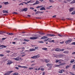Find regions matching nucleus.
<instances>
[{
  "label": "nucleus",
  "instance_id": "f257e3e1",
  "mask_svg": "<svg viewBox=\"0 0 75 75\" xmlns=\"http://www.w3.org/2000/svg\"><path fill=\"white\" fill-rule=\"evenodd\" d=\"M46 65L47 67H50L49 68V70H51V68H52V66H53V64H51L48 63Z\"/></svg>",
  "mask_w": 75,
  "mask_h": 75
},
{
  "label": "nucleus",
  "instance_id": "f03ea898",
  "mask_svg": "<svg viewBox=\"0 0 75 75\" xmlns=\"http://www.w3.org/2000/svg\"><path fill=\"white\" fill-rule=\"evenodd\" d=\"M40 57V54H38L36 56H34L32 57H31V58L33 59H36V58H39Z\"/></svg>",
  "mask_w": 75,
  "mask_h": 75
},
{
  "label": "nucleus",
  "instance_id": "7ed1b4c3",
  "mask_svg": "<svg viewBox=\"0 0 75 75\" xmlns=\"http://www.w3.org/2000/svg\"><path fill=\"white\" fill-rule=\"evenodd\" d=\"M13 59H15L16 61H20L21 59V58L17 57L15 58H14Z\"/></svg>",
  "mask_w": 75,
  "mask_h": 75
},
{
  "label": "nucleus",
  "instance_id": "20e7f679",
  "mask_svg": "<svg viewBox=\"0 0 75 75\" xmlns=\"http://www.w3.org/2000/svg\"><path fill=\"white\" fill-rule=\"evenodd\" d=\"M13 72V71H8V72L6 73L4 75H8V74H11V73H12Z\"/></svg>",
  "mask_w": 75,
  "mask_h": 75
},
{
  "label": "nucleus",
  "instance_id": "39448f33",
  "mask_svg": "<svg viewBox=\"0 0 75 75\" xmlns=\"http://www.w3.org/2000/svg\"><path fill=\"white\" fill-rule=\"evenodd\" d=\"M72 41V39H70L69 40H67L65 42V43L66 44H69V43H70L71 42V41Z\"/></svg>",
  "mask_w": 75,
  "mask_h": 75
},
{
  "label": "nucleus",
  "instance_id": "423d86ee",
  "mask_svg": "<svg viewBox=\"0 0 75 75\" xmlns=\"http://www.w3.org/2000/svg\"><path fill=\"white\" fill-rule=\"evenodd\" d=\"M30 40H36V39H37L38 38L37 37H32L30 38Z\"/></svg>",
  "mask_w": 75,
  "mask_h": 75
},
{
  "label": "nucleus",
  "instance_id": "0eeeda50",
  "mask_svg": "<svg viewBox=\"0 0 75 75\" xmlns=\"http://www.w3.org/2000/svg\"><path fill=\"white\" fill-rule=\"evenodd\" d=\"M18 67L19 68H28V67L26 66H21V65H18Z\"/></svg>",
  "mask_w": 75,
  "mask_h": 75
},
{
  "label": "nucleus",
  "instance_id": "6e6552de",
  "mask_svg": "<svg viewBox=\"0 0 75 75\" xmlns=\"http://www.w3.org/2000/svg\"><path fill=\"white\" fill-rule=\"evenodd\" d=\"M65 71L64 70V69H62L60 71H58V73H59L60 74H62L63 73V72H65Z\"/></svg>",
  "mask_w": 75,
  "mask_h": 75
},
{
  "label": "nucleus",
  "instance_id": "1a4fd4ad",
  "mask_svg": "<svg viewBox=\"0 0 75 75\" xmlns=\"http://www.w3.org/2000/svg\"><path fill=\"white\" fill-rule=\"evenodd\" d=\"M47 35L49 37H55V36L54 34H47Z\"/></svg>",
  "mask_w": 75,
  "mask_h": 75
},
{
  "label": "nucleus",
  "instance_id": "9d476101",
  "mask_svg": "<svg viewBox=\"0 0 75 75\" xmlns=\"http://www.w3.org/2000/svg\"><path fill=\"white\" fill-rule=\"evenodd\" d=\"M13 63V62L11 61H8V62L7 63V65H10V64H11Z\"/></svg>",
  "mask_w": 75,
  "mask_h": 75
},
{
  "label": "nucleus",
  "instance_id": "9b49d317",
  "mask_svg": "<svg viewBox=\"0 0 75 75\" xmlns=\"http://www.w3.org/2000/svg\"><path fill=\"white\" fill-rule=\"evenodd\" d=\"M74 9V7H72L70 8L69 9V11L70 12H71L72 11H73Z\"/></svg>",
  "mask_w": 75,
  "mask_h": 75
},
{
  "label": "nucleus",
  "instance_id": "f8f14e48",
  "mask_svg": "<svg viewBox=\"0 0 75 75\" xmlns=\"http://www.w3.org/2000/svg\"><path fill=\"white\" fill-rule=\"evenodd\" d=\"M39 4V1L38 0H37L36 1V3H34L33 4V5H35V4Z\"/></svg>",
  "mask_w": 75,
  "mask_h": 75
},
{
  "label": "nucleus",
  "instance_id": "ddd939ff",
  "mask_svg": "<svg viewBox=\"0 0 75 75\" xmlns=\"http://www.w3.org/2000/svg\"><path fill=\"white\" fill-rule=\"evenodd\" d=\"M55 51H58V52H59V51H61V50L59 48H57L55 49Z\"/></svg>",
  "mask_w": 75,
  "mask_h": 75
},
{
  "label": "nucleus",
  "instance_id": "4468645a",
  "mask_svg": "<svg viewBox=\"0 0 75 75\" xmlns=\"http://www.w3.org/2000/svg\"><path fill=\"white\" fill-rule=\"evenodd\" d=\"M27 8H25L22 10H21V11H27Z\"/></svg>",
  "mask_w": 75,
  "mask_h": 75
},
{
  "label": "nucleus",
  "instance_id": "2eb2a0df",
  "mask_svg": "<svg viewBox=\"0 0 75 75\" xmlns=\"http://www.w3.org/2000/svg\"><path fill=\"white\" fill-rule=\"evenodd\" d=\"M45 62L46 63H48L50 62V59H45Z\"/></svg>",
  "mask_w": 75,
  "mask_h": 75
},
{
  "label": "nucleus",
  "instance_id": "dca6fc26",
  "mask_svg": "<svg viewBox=\"0 0 75 75\" xmlns=\"http://www.w3.org/2000/svg\"><path fill=\"white\" fill-rule=\"evenodd\" d=\"M29 50L30 52H31V51H35V50L34 49H30Z\"/></svg>",
  "mask_w": 75,
  "mask_h": 75
},
{
  "label": "nucleus",
  "instance_id": "f3484780",
  "mask_svg": "<svg viewBox=\"0 0 75 75\" xmlns=\"http://www.w3.org/2000/svg\"><path fill=\"white\" fill-rule=\"evenodd\" d=\"M25 54V53L24 52L22 53V57H24L25 55H26V54Z\"/></svg>",
  "mask_w": 75,
  "mask_h": 75
},
{
  "label": "nucleus",
  "instance_id": "a211bd4d",
  "mask_svg": "<svg viewBox=\"0 0 75 75\" xmlns=\"http://www.w3.org/2000/svg\"><path fill=\"white\" fill-rule=\"evenodd\" d=\"M75 62V60L74 59H72L70 61V63H73V62Z\"/></svg>",
  "mask_w": 75,
  "mask_h": 75
},
{
  "label": "nucleus",
  "instance_id": "6ab92c4d",
  "mask_svg": "<svg viewBox=\"0 0 75 75\" xmlns=\"http://www.w3.org/2000/svg\"><path fill=\"white\" fill-rule=\"evenodd\" d=\"M74 3H75V0H74L70 2V4H74Z\"/></svg>",
  "mask_w": 75,
  "mask_h": 75
},
{
  "label": "nucleus",
  "instance_id": "aec40b11",
  "mask_svg": "<svg viewBox=\"0 0 75 75\" xmlns=\"http://www.w3.org/2000/svg\"><path fill=\"white\" fill-rule=\"evenodd\" d=\"M35 69L36 71L37 70H40V68H39L38 69L37 67H36V68H35Z\"/></svg>",
  "mask_w": 75,
  "mask_h": 75
},
{
  "label": "nucleus",
  "instance_id": "412c9836",
  "mask_svg": "<svg viewBox=\"0 0 75 75\" xmlns=\"http://www.w3.org/2000/svg\"><path fill=\"white\" fill-rule=\"evenodd\" d=\"M46 38H47V37H43L41 38V39H42V40H44V39H45Z\"/></svg>",
  "mask_w": 75,
  "mask_h": 75
},
{
  "label": "nucleus",
  "instance_id": "4be33fe9",
  "mask_svg": "<svg viewBox=\"0 0 75 75\" xmlns=\"http://www.w3.org/2000/svg\"><path fill=\"white\" fill-rule=\"evenodd\" d=\"M2 11L3 12V13H8V11H7L3 10Z\"/></svg>",
  "mask_w": 75,
  "mask_h": 75
},
{
  "label": "nucleus",
  "instance_id": "5701e85b",
  "mask_svg": "<svg viewBox=\"0 0 75 75\" xmlns=\"http://www.w3.org/2000/svg\"><path fill=\"white\" fill-rule=\"evenodd\" d=\"M30 1H29L27 2H23V3H25V4H27V3H30Z\"/></svg>",
  "mask_w": 75,
  "mask_h": 75
},
{
  "label": "nucleus",
  "instance_id": "b1692460",
  "mask_svg": "<svg viewBox=\"0 0 75 75\" xmlns=\"http://www.w3.org/2000/svg\"><path fill=\"white\" fill-rule=\"evenodd\" d=\"M63 53L64 54H68V51H66L63 52Z\"/></svg>",
  "mask_w": 75,
  "mask_h": 75
},
{
  "label": "nucleus",
  "instance_id": "393cba45",
  "mask_svg": "<svg viewBox=\"0 0 75 75\" xmlns=\"http://www.w3.org/2000/svg\"><path fill=\"white\" fill-rule=\"evenodd\" d=\"M4 3V4H5V5H7L9 4V3H8V2H5Z\"/></svg>",
  "mask_w": 75,
  "mask_h": 75
},
{
  "label": "nucleus",
  "instance_id": "a878e982",
  "mask_svg": "<svg viewBox=\"0 0 75 75\" xmlns=\"http://www.w3.org/2000/svg\"><path fill=\"white\" fill-rule=\"evenodd\" d=\"M52 7V6H50L49 7H47L46 8L47 9H51V7Z\"/></svg>",
  "mask_w": 75,
  "mask_h": 75
},
{
  "label": "nucleus",
  "instance_id": "bb28decb",
  "mask_svg": "<svg viewBox=\"0 0 75 75\" xmlns=\"http://www.w3.org/2000/svg\"><path fill=\"white\" fill-rule=\"evenodd\" d=\"M40 35H45V34L44 33H39Z\"/></svg>",
  "mask_w": 75,
  "mask_h": 75
},
{
  "label": "nucleus",
  "instance_id": "cd10ccee",
  "mask_svg": "<svg viewBox=\"0 0 75 75\" xmlns=\"http://www.w3.org/2000/svg\"><path fill=\"white\" fill-rule=\"evenodd\" d=\"M60 61H61V60H56L55 62L57 63V62H60Z\"/></svg>",
  "mask_w": 75,
  "mask_h": 75
},
{
  "label": "nucleus",
  "instance_id": "c85d7f7f",
  "mask_svg": "<svg viewBox=\"0 0 75 75\" xmlns=\"http://www.w3.org/2000/svg\"><path fill=\"white\" fill-rule=\"evenodd\" d=\"M34 69V68L33 67H30L28 69H29L30 70H31V69Z\"/></svg>",
  "mask_w": 75,
  "mask_h": 75
},
{
  "label": "nucleus",
  "instance_id": "c756f323",
  "mask_svg": "<svg viewBox=\"0 0 75 75\" xmlns=\"http://www.w3.org/2000/svg\"><path fill=\"white\" fill-rule=\"evenodd\" d=\"M24 41H27V42H28L30 41L29 40H27L25 39H24Z\"/></svg>",
  "mask_w": 75,
  "mask_h": 75
},
{
  "label": "nucleus",
  "instance_id": "7c9ffc66",
  "mask_svg": "<svg viewBox=\"0 0 75 75\" xmlns=\"http://www.w3.org/2000/svg\"><path fill=\"white\" fill-rule=\"evenodd\" d=\"M70 66L67 65L66 67V69H68V68H69V67Z\"/></svg>",
  "mask_w": 75,
  "mask_h": 75
},
{
  "label": "nucleus",
  "instance_id": "2f4dec72",
  "mask_svg": "<svg viewBox=\"0 0 75 75\" xmlns=\"http://www.w3.org/2000/svg\"><path fill=\"white\" fill-rule=\"evenodd\" d=\"M18 73H15L13 74V75H18Z\"/></svg>",
  "mask_w": 75,
  "mask_h": 75
},
{
  "label": "nucleus",
  "instance_id": "473e14b6",
  "mask_svg": "<svg viewBox=\"0 0 75 75\" xmlns=\"http://www.w3.org/2000/svg\"><path fill=\"white\" fill-rule=\"evenodd\" d=\"M62 65L60 64H58L57 65H56V67H58L59 66H61Z\"/></svg>",
  "mask_w": 75,
  "mask_h": 75
},
{
  "label": "nucleus",
  "instance_id": "72a5a7b5",
  "mask_svg": "<svg viewBox=\"0 0 75 75\" xmlns=\"http://www.w3.org/2000/svg\"><path fill=\"white\" fill-rule=\"evenodd\" d=\"M69 73H70V74H71V75H75V74H74V73H72L71 71H70Z\"/></svg>",
  "mask_w": 75,
  "mask_h": 75
},
{
  "label": "nucleus",
  "instance_id": "f704fd0d",
  "mask_svg": "<svg viewBox=\"0 0 75 75\" xmlns=\"http://www.w3.org/2000/svg\"><path fill=\"white\" fill-rule=\"evenodd\" d=\"M42 50H47V48H42Z\"/></svg>",
  "mask_w": 75,
  "mask_h": 75
},
{
  "label": "nucleus",
  "instance_id": "c9c22d12",
  "mask_svg": "<svg viewBox=\"0 0 75 75\" xmlns=\"http://www.w3.org/2000/svg\"><path fill=\"white\" fill-rule=\"evenodd\" d=\"M75 14V11L71 13V14H72V15H73V14Z\"/></svg>",
  "mask_w": 75,
  "mask_h": 75
},
{
  "label": "nucleus",
  "instance_id": "e433bc0d",
  "mask_svg": "<svg viewBox=\"0 0 75 75\" xmlns=\"http://www.w3.org/2000/svg\"><path fill=\"white\" fill-rule=\"evenodd\" d=\"M44 7H42L40 9V10H44Z\"/></svg>",
  "mask_w": 75,
  "mask_h": 75
},
{
  "label": "nucleus",
  "instance_id": "4c0bfd02",
  "mask_svg": "<svg viewBox=\"0 0 75 75\" xmlns=\"http://www.w3.org/2000/svg\"><path fill=\"white\" fill-rule=\"evenodd\" d=\"M50 3H54V1H53L52 0H50Z\"/></svg>",
  "mask_w": 75,
  "mask_h": 75
},
{
  "label": "nucleus",
  "instance_id": "58836bf2",
  "mask_svg": "<svg viewBox=\"0 0 75 75\" xmlns=\"http://www.w3.org/2000/svg\"><path fill=\"white\" fill-rule=\"evenodd\" d=\"M12 14H18V13L17 12H13Z\"/></svg>",
  "mask_w": 75,
  "mask_h": 75
},
{
  "label": "nucleus",
  "instance_id": "ea45409f",
  "mask_svg": "<svg viewBox=\"0 0 75 75\" xmlns=\"http://www.w3.org/2000/svg\"><path fill=\"white\" fill-rule=\"evenodd\" d=\"M4 54H0V57H4Z\"/></svg>",
  "mask_w": 75,
  "mask_h": 75
},
{
  "label": "nucleus",
  "instance_id": "a19ab883",
  "mask_svg": "<svg viewBox=\"0 0 75 75\" xmlns=\"http://www.w3.org/2000/svg\"><path fill=\"white\" fill-rule=\"evenodd\" d=\"M38 13H40V11H37L35 12V14H38Z\"/></svg>",
  "mask_w": 75,
  "mask_h": 75
},
{
  "label": "nucleus",
  "instance_id": "79ce46f5",
  "mask_svg": "<svg viewBox=\"0 0 75 75\" xmlns=\"http://www.w3.org/2000/svg\"><path fill=\"white\" fill-rule=\"evenodd\" d=\"M58 36H59V37H62V36L60 34H58Z\"/></svg>",
  "mask_w": 75,
  "mask_h": 75
},
{
  "label": "nucleus",
  "instance_id": "37998d69",
  "mask_svg": "<svg viewBox=\"0 0 75 75\" xmlns=\"http://www.w3.org/2000/svg\"><path fill=\"white\" fill-rule=\"evenodd\" d=\"M6 52H7V53H10V51H7V50H6Z\"/></svg>",
  "mask_w": 75,
  "mask_h": 75
},
{
  "label": "nucleus",
  "instance_id": "c03bdc74",
  "mask_svg": "<svg viewBox=\"0 0 75 75\" xmlns=\"http://www.w3.org/2000/svg\"><path fill=\"white\" fill-rule=\"evenodd\" d=\"M15 69H17L18 70V69H19V68L17 67H15Z\"/></svg>",
  "mask_w": 75,
  "mask_h": 75
},
{
  "label": "nucleus",
  "instance_id": "a18cd8bd",
  "mask_svg": "<svg viewBox=\"0 0 75 75\" xmlns=\"http://www.w3.org/2000/svg\"><path fill=\"white\" fill-rule=\"evenodd\" d=\"M3 33H4V32H0V34H3Z\"/></svg>",
  "mask_w": 75,
  "mask_h": 75
},
{
  "label": "nucleus",
  "instance_id": "49530a36",
  "mask_svg": "<svg viewBox=\"0 0 75 75\" xmlns=\"http://www.w3.org/2000/svg\"><path fill=\"white\" fill-rule=\"evenodd\" d=\"M30 9H31V10H34V8L31 7L30 8Z\"/></svg>",
  "mask_w": 75,
  "mask_h": 75
},
{
  "label": "nucleus",
  "instance_id": "de8ad7c7",
  "mask_svg": "<svg viewBox=\"0 0 75 75\" xmlns=\"http://www.w3.org/2000/svg\"><path fill=\"white\" fill-rule=\"evenodd\" d=\"M38 42H40V43H43L44 42L43 41H40Z\"/></svg>",
  "mask_w": 75,
  "mask_h": 75
},
{
  "label": "nucleus",
  "instance_id": "09e8293b",
  "mask_svg": "<svg viewBox=\"0 0 75 75\" xmlns=\"http://www.w3.org/2000/svg\"><path fill=\"white\" fill-rule=\"evenodd\" d=\"M65 64H66L65 63H64L60 64V65H62L61 66H62V65H65Z\"/></svg>",
  "mask_w": 75,
  "mask_h": 75
},
{
  "label": "nucleus",
  "instance_id": "8fccbe9b",
  "mask_svg": "<svg viewBox=\"0 0 75 75\" xmlns=\"http://www.w3.org/2000/svg\"><path fill=\"white\" fill-rule=\"evenodd\" d=\"M72 67H73V68H72L73 69V68L75 69V64L74 65H73V66Z\"/></svg>",
  "mask_w": 75,
  "mask_h": 75
},
{
  "label": "nucleus",
  "instance_id": "3c124183",
  "mask_svg": "<svg viewBox=\"0 0 75 75\" xmlns=\"http://www.w3.org/2000/svg\"><path fill=\"white\" fill-rule=\"evenodd\" d=\"M73 45H75V42H73L71 43Z\"/></svg>",
  "mask_w": 75,
  "mask_h": 75
},
{
  "label": "nucleus",
  "instance_id": "603ef678",
  "mask_svg": "<svg viewBox=\"0 0 75 75\" xmlns=\"http://www.w3.org/2000/svg\"><path fill=\"white\" fill-rule=\"evenodd\" d=\"M61 20H62L63 21H65V20L64 19H62V18H61Z\"/></svg>",
  "mask_w": 75,
  "mask_h": 75
},
{
  "label": "nucleus",
  "instance_id": "864d4df0",
  "mask_svg": "<svg viewBox=\"0 0 75 75\" xmlns=\"http://www.w3.org/2000/svg\"><path fill=\"white\" fill-rule=\"evenodd\" d=\"M40 69H41V71H44V68H41Z\"/></svg>",
  "mask_w": 75,
  "mask_h": 75
},
{
  "label": "nucleus",
  "instance_id": "5fc2aeb1",
  "mask_svg": "<svg viewBox=\"0 0 75 75\" xmlns=\"http://www.w3.org/2000/svg\"><path fill=\"white\" fill-rule=\"evenodd\" d=\"M56 15H54L52 16L53 18H55V17H56Z\"/></svg>",
  "mask_w": 75,
  "mask_h": 75
},
{
  "label": "nucleus",
  "instance_id": "6e6d98bb",
  "mask_svg": "<svg viewBox=\"0 0 75 75\" xmlns=\"http://www.w3.org/2000/svg\"><path fill=\"white\" fill-rule=\"evenodd\" d=\"M35 49H38V47H35Z\"/></svg>",
  "mask_w": 75,
  "mask_h": 75
},
{
  "label": "nucleus",
  "instance_id": "4d7b16f0",
  "mask_svg": "<svg viewBox=\"0 0 75 75\" xmlns=\"http://www.w3.org/2000/svg\"><path fill=\"white\" fill-rule=\"evenodd\" d=\"M6 38H2V40H6Z\"/></svg>",
  "mask_w": 75,
  "mask_h": 75
},
{
  "label": "nucleus",
  "instance_id": "13d9d810",
  "mask_svg": "<svg viewBox=\"0 0 75 75\" xmlns=\"http://www.w3.org/2000/svg\"><path fill=\"white\" fill-rule=\"evenodd\" d=\"M4 46V45H0V47H3V46Z\"/></svg>",
  "mask_w": 75,
  "mask_h": 75
},
{
  "label": "nucleus",
  "instance_id": "bf43d9fd",
  "mask_svg": "<svg viewBox=\"0 0 75 75\" xmlns=\"http://www.w3.org/2000/svg\"><path fill=\"white\" fill-rule=\"evenodd\" d=\"M42 74H43V75H45V72H43Z\"/></svg>",
  "mask_w": 75,
  "mask_h": 75
},
{
  "label": "nucleus",
  "instance_id": "052dcab7",
  "mask_svg": "<svg viewBox=\"0 0 75 75\" xmlns=\"http://www.w3.org/2000/svg\"><path fill=\"white\" fill-rule=\"evenodd\" d=\"M6 47H7V46H4H4H3V48H6Z\"/></svg>",
  "mask_w": 75,
  "mask_h": 75
},
{
  "label": "nucleus",
  "instance_id": "680f3d73",
  "mask_svg": "<svg viewBox=\"0 0 75 75\" xmlns=\"http://www.w3.org/2000/svg\"><path fill=\"white\" fill-rule=\"evenodd\" d=\"M21 5L22 6H23V3H21V4H20L19 5Z\"/></svg>",
  "mask_w": 75,
  "mask_h": 75
},
{
  "label": "nucleus",
  "instance_id": "e2e57ef3",
  "mask_svg": "<svg viewBox=\"0 0 75 75\" xmlns=\"http://www.w3.org/2000/svg\"><path fill=\"white\" fill-rule=\"evenodd\" d=\"M36 18H37V19H40V17H36Z\"/></svg>",
  "mask_w": 75,
  "mask_h": 75
},
{
  "label": "nucleus",
  "instance_id": "0e129e2a",
  "mask_svg": "<svg viewBox=\"0 0 75 75\" xmlns=\"http://www.w3.org/2000/svg\"><path fill=\"white\" fill-rule=\"evenodd\" d=\"M63 2L64 3H67V2L65 1H64Z\"/></svg>",
  "mask_w": 75,
  "mask_h": 75
},
{
  "label": "nucleus",
  "instance_id": "69168bd1",
  "mask_svg": "<svg viewBox=\"0 0 75 75\" xmlns=\"http://www.w3.org/2000/svg\"><path fill=\"white\" fill-rule=\"evenodd\" d=\"M43 5H41V6H39L40 8H41V7H43Z\"/></svg>",
  "mask_w": 75,
  "mask_h": 75
},
{
  "label": "nucleus",
  "instance_id": "338daca9",
  "mask_svg": "<svg viewBox=\"0 0 75 75\" xmlns=\"http://www.w3.org/2000/svg\"><path fill=\"white\" fill-rule=\"evenodd\" d=\"M72 54L73 55H74V54H75V52L72 53Z\"/></svg>",
  "mask_w": 75,
  "mask_h": 75
},
{
  "label": "nucleus",
  "instance_id": "774afa93",
  "mask_svg": "<svg viewBox=\"0 0 75 75\" xmlns=\"http://www.w3.org/2000/svg\"><path fill=\"white\" fill-rule=\"evenodd\" d=\"M12 44H16V42H12Z\"/></svg>",
  "mask_w": 75,
  "mask_h": 75
}]
</instances>
